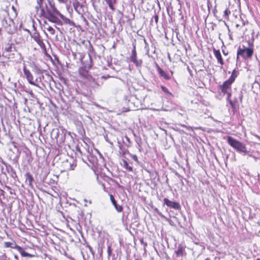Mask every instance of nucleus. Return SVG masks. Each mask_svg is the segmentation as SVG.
<instances>
[{"mask_svg": "<svg viewBox=\"0 0 260 260\" xmlns=\"http://www.w3.org/2000/svg\"><path fill=\"white\" fill-rule=\"evenodd\" d=\"M36 2L35 9L38 12L40 11V15L43 17L52 11L53 9L56 8L49 1H48L47 3L44 0H36Z\"/></svg>", "mask_w": 260, "mask_h": 260, "instance_id": "f257e3e1", "label": "nucleus"}, {"mask_svg": "<svg viewBox=\"0 0 260 260\" xmlns=\"http://www.w3.org/2000/svg\"><path fill=\"white\" fill-rule=\"evenodd\" d=\"M228 143L239 152H247L245 144L231 136L228 137Z\"/></svg>", "mask_w": 260, "mask_h": 260, "instance_id": "f03ea898", "label": "nucleus"}, {"mask_svg": "<svg viewBox=\"0 0 260 260\" xmlns=\"http://www.w3.org/2000/svg\"><path fill=\"white\" fill-rule=\"evenodd\" d=\"M253 53V49L252 48H246L243 46V48L239 47L237 50V59H239V56H242L244 59L250 58L251 57Z\"/></svg>", "mask_w": 260, "mask_h": 260, "instance_id": "7ed1b4c3", "label": "nucleus"}, {"mask_svg": "<svg viewBox=\"0 0 260 260\" xmlns=\"http://www.w3.org/2000/svg\"><path fill=\"white\" fill-rule=\"evenodd\" d=\"M79 73L81 77L88 80L91 82V85L93 87L99 86L100 85L98 81L88 74V72L84 68H81L79 70Z\"/></svg>", "mask_w": 260, "mask_h": 260, "instance_id": "20e7f679", "label": "nucleus"}, {"mask_svg": "<svg viewBox=\"0 0 260 260\" xmlns=\"http://www.w3.org/2000/svg\"><path fill=\"white\" fill-rule=\"evenodd\" d=\"M55 15L59 16L61 18L63 17V15L56 8H55L48 14L45 15L44 18L47 19L50 22L57 23L59 20Z\"/></svg>", "mask_w": 260, "mask_h": 260, "instance_id": "39448f33", "label": "nucleus"}, {"mask_svg": "<svg viewBox=\"0 0 260 260\" xmlns=\"http://www.w3.org/2000/svg\"><path fill=\"white\" fill-rule=\"evenodd\" d=\"M164 204H166L168 207H169L174 209L179 210L181 208L179 203L171 201L167 198H165L164 199Z\"/></svg>", "mask_w": 260, "mask_h": 260, "instance_id": "423d86ee", "label": "nucleus"}, {"mask_svg": "<svg viewBox=\"0 0 260 260\" xmlns=\"http://www.w3.org/2000/svg\"><path fill=\"white\" fill-rule=\"evenodd\" d=\"M31 37L34 40V41L40 46L44 45L43 40L41 39V37L38 32L35 31L32 34H30Z\"/></svg>", "mask_w": 260, "mask_h": 260, "instance_id": "0eeeda50", "label": "nucleus"}, {"mask_svg": "<svg viewBox=\"0 0 260 260\" xmlns=\"http://www.w3.org/2000/svg\"><path fill=\"white\" fill-rule=\"evenodd\" d=\"M233 82L229 80H226L223 83L219 86L220 89L223 93H228L229 89H231V86Z\"/></svg>", "mask_w": 260, "mask_h": 260, "instance_id": "6e6552de", "label": "nucleus"}, {"mask_svg": "<svg viewBox=\"0 0 260 260\" xmlns=\"http://www.w3.org/2000/svg\"><path fill=\"white\" fill-rule=\"evenodd\" d=\"M185 246L182 244H179L177 247V250H175V253L178 257H182L183 255H186L185 251Z\"/></svg>", "mask_w": 260, "mask_h": 260, "instance_id": "1a4fd4ad", "label": "nucleus"}, {"mask_svg": "<svg viewBox=\"0 0 260 260\" xmlns=\"http://www.w3.org/2000/svg\"><path fill=\"white\" fill-rule=\"evenodd\" d=\"M156 67L157 71L160 77H163L166 80L171 79L170 76L164 72L157 64H156Z\"/></svg>", "mask_w": 260, "mask_h": 260, "instance_id": "9d476101", "label": "nucleus"}, {"mask_svg": "<svg viewBox=\"0 0 260 260\" xmlns=\"http://www.w3.org/2000/svg\"><path fill=\"white\" fill-rule=\"evenodd\" d=\"M110 200H111L112 204L114 205L116 211L118 212H121L123 209L122 207L117 204V202H116V200H115L113 195L110 194Z\"/></svg>", "mask_w": 260, "mask_h": 260, "instance_id": "9b49d317", "label": "nucleus"}, {"mask_svg": "<svg viewBox=\"0 0 260 260\" xmlns=\"http://www.w3.org/2000/svg\"><path fill=\"white\" fill-rule=\"evenodd\" d=\"M73 6L75 10L78 13L80 14L83 6L79 3V2L78 0H74L73 3Z\"/></svg>", "mask_w": 260, "mask_h": 260, "instance_id": "f8f14e48", "label": "nucleus"}, {"mask_svg": "<svg viewBox=\"0 0 260 260\" xmlns=\"http://www.w3.org/2000/svg\"><path fill=\"white\" fill-rule=\"evenodd\" d=\"M214 54L215 56L216 59L218 60V62L220 63L221 66H222L224 63L223 60L222 59L221 53L219 50H216L215 49H213Z\"/></svg>", "mask_w": 260, "mask_h": 260, "instance_id": "ddd939ff", "label": "nucleus"}, {"mask_svg": "<svg viewBox=\"0 0 260 260\" xmlns=\"http://www.w3.org/2000/svg\"><path fill=\"white\" fill-rule=\"evenodd\" d=\"M15 248L20 252V253L21 254V255L22 256H24V257H26V256H27V257H32L33 255L25 252L22 247H21L20 246H18V245H16L15 246Z\"/></svg>", "mask_w": 260, "mask_h": 260, "instance_id": "4468645a", "label": "nucleus"}, {"mask_svg": "<svg viewBox=\"0 0 260 260\" xmlns=\"http://www.w3.org/2000/svg\"><path fill=\"white\" fill-rule=\"evenodd\" d=\"M63 131L62 129H59L58 128L53 129L51 134V137H54L57 140L60 136V133Z\"/></svg>", "mask_w": 260, "mask_h": 260, "instance_id": "2eb2a0df", "label": "nucleus"}, {"mask_svg": "<svg viewBox=\"0 0 260 260\" xmlns=\"http://www.w3.org/2000/svg\"><path fill=\"white\" fill-rule=\"evenodd\" d=\"M66 139V133L64 131L61 132L59 138L56 140L57 143L59 145H62L64 143Z\"/></svg>", "mask_w": 260, "mask_h": 260, "instance_id": "dca6fc26", "label": "nucleus"}, {"mask_svg": "<svg viewBox=\"0 0 260 260\" xmlns=\"http://www.w3.org/2000/svg\"><path fill=\"white\" fill-rule=\"evenodd\" d=\"M106 3L108 4L109 8L114 11L115 10L114 5L117 3V0H105Z\"/></svg>", "mask_w": 260, "mask_h": 260, "instance_id": "f3484780", "label": "nucleus"}, {"mask_svg": "<svg viewBox=\"0 0 260 260\" xmlns=\"http://www.w3.org/2000/svg\"><path fill=\"white\" fill-rule=\"evenodd\" d=\"M24 74L26 78L28 79H33V76L30 73V72L27 70L26 68V66L24 65L23 68Z\"/></svg>", "mask_w": 260, "mask_h": 260, "instance_id": "a211bd4d", "label": "nucleus"}, {"mask_svg": "<svg viewBox=\"0 0 260 260\" xmlns=\"http://www.w3.org/2000/svg\"><path fill=\"white\" fill-rule=\"evenodd\" d=\"M25 179L26 182H28L29 185H32V182L34 181V178L30 174L27 173L25 174Z\"/></svg>", "mask_w": 260, "mask_h": 260, "instance_id": "6ab92c4d", "label": "nucleus"}, {"mask_svg": "<svg viewBox=\"0 0 260 260\" xmlns=\"http://www.w3.org/2000/svg\"><path fill=\"white\" fill-rule=\"evenodd\" d=\"M238 71H237L235 69L232 72L231 77L229 78L228 80L233 83L235 80V78L238 76Z\"/></svg>", "mask_w": 260, "mask_h": 260, "instance_id": "aec40b11", "label": "nucleus"}, {"mask_svg": "<svg viewBox=\"0 0 260 260\" xmlns=\"http://www.w3.org/2000/svg\"><path fill=\"white\" fill-rule=\"evenodd\" d=\"M121 165L124 168H125L127 170L131 172H132L133 171V168L132 166H129L128 165V162L125 160H122V164Z\"/></svg>", "mask_w": 260, "mask_h": 260, "instance_id": "412c9836", "label": "nucleus"}, {"mask_svg": "<svg viewBox=\"0 0 260 260\" xmlns=\"http://www.w3.org/2000/svg\"><path fill=\"white\" fill-rule=\"evenodd\" d=\"M136 58H137V52H136V47L135 46L132 50V55L130 57V60H131V61H132L136 59Z\"/></svg>", "mask_w": 260, "mask_h": 260, "instance_id": "4be33fe9", "label": "nucleus"}, {"mask_svg": "<svg viewBox=\"0 0 260 260\" xmlns=\"http://www.w3.org/2000/svg\"><path fill=\"white\" fill-rule=\"evenodd\" d=\"M231 14L230 11L229 10L228 8H226L223 13V17L225 19H229V15Z\"/></svg>", "mask_w": 260, "mask_h": 260, "instance_id": "5701e85b", "label": "nucleus"}, {"mask_svg": "<svg viewBox=\"0 0 260 260\" xmlns=\"http://www.w3.org/2000/svg\"><path fill=\"white\" fill-rule=\"evenodd\" d=\"M132 62H133L137 67H141L142 64V60H137V58Z\"/></svg>", "mask_w": 260, "mask_h": 260, "instance_id": "b1692460", "label": "nucleus"}, {"mask_svg": "<svg viewBox=\"0 0 260 260\" xmlns=\"http://www.w3.org/2000/svg\"><path fill=\"white\" fill-rule=\"evenodd\" d=\"M47 30L50 32V33L52 35H54V32H55V30L54 29V28L53 27H52L51 26H49V27H48L47 28Z\"/></svg>", "mask_w": 260, "mask_h": 260, "instance_id": "393cba45", "label": "nucleus"}, {"mask_svg": "<svg viewBox=\"0 0 260 260\" xmlns=\"http://www.w3.org/2000/svg\"><path fill=\"white\" fill-rule=\"evenodd\" d=\"M107 252H108V256H110L111 255V253H112V250L111 248V246H109L108 247Z\"/></svg>", "mask_w": 260, "mask_h": 260, "instance_id": "a878e982", "label": "nucleus"}, {"mask_svg": "<svg viewBox=\"0 0 260 260\" xmlns=\"http://www.w3.org/2000/svg\"><path fill=\"white\" fill-rule=\"evenodd\" d=\"M27 80L30 84L39 87V86L33 81V79H28Z\"/></svg>", "mask_w": 260, "mask_h": 260, "instance_id": "bb28decb", "label": "nucleus"}, {"mask_svg": "<svg viewBox=\"0 0 260 260\" xmlns=\"http://www.w3.org/2000/svg\"><path fill=\"white\" fill-rule=\"evenodd\" d=\"M12 46L11 45H10L9 47H7L5 48V50L7 52H11L12 50Z\"/></svg>", "mask_w": 260, "mask_h": 260, "instance_id": "cd10ccee", "label": "nucleus"}, {"mask_svg": "<svg viewBox=\"0 0 260 260\" xmlns=\"http://www.w3.org/2000/svg\"><path fill=\"white\" fill-rule=\"evenodd\" d=\"M132 157L135 161L138 162V157L136 155H132Z\"/></svg>", "mask_w": 260, "mask_h": 260, "instance_id": "c85d7f7f", "label": "nucleus"}, {"mask_svg": "<svg viewBox=\"0 0 260 260\" xmlns=\"http://www.w3.org/2000/svg\"><path fill=\"white\" fill-rule=\"evenodd\" d=\"M155 211L159 216H160L162 217H165L162 214L157 208L155 209Z\"/></svg>", "mask_w": 260, "mask_h": 260, "instance_id": "c756f323", "label": "nucleus"}, {"mask_svg": "<svg viewBox=\"0 0 260 260\" xmlns=\"http://www.w3.org/2000/svg\"><path fill=\"white\" fill-rule=\"evenodd\" d=\"M155 211L159 216H160L162 217H165L162 214L157 208L155 209Z\"/></svg>", "mask_w": 260, "mask_h": 260, "instance_id": "7c9ffc66", "label": "nucleus"}, {"mask_svg": "<svg viewBox=\"0 0 260 260\" xmlns=\"http://www.w3.org/2000/svg\"><path fill=\"white\" fill-rule=\"evenodd\" d=\"M28 93L30 94L31 98H35V94L33 93L32 91L31 90L28 91Z\"/></svg>", "mask_w": 260, "mask_h": 260, "instance_id": "2f4dec72", "label": "nucleus"}, {"mask_svg": "<svg viewBox=\"0 0 260 260\" xmlns=\"http://www.w3.org/2000/svg\"><path fill=\"white\" fill-rule=\"evenodd\" d=\"M5 246L6 247H11V243L7 242H5Z\"/></svg>", "mask_w": 260, "mask_h": 260, "instance_id": "473e14b6", "label": "nucleus"}, {"mask_svg": "<svg viewBox=\"0 0 260 260\" xmlns=\"http://www.w3.org/2000/svg\"><path fill=\"white\" fill-rule=\"evenodd\" d=\"M154 18L155 22L157 23L158 20V16L157 15H155L154 17Z\"/></svg>", "mask_w": 260, "mask_h": 260, "instance_id": "72a5a7b5", "label": "nucleus"}, {"mask_svg": "<svg viewBox=\"0 0 260 260\" xmlns=\"http://www.w3.org/2000/svg\"><path fill=\"white\" fill-rule=\"evenodd\" d=\"M60 3L66 4L68 0H58Z\"/></svg>", "mask_w": 260, "mask_h": 260, "instance_id": "f704fd0d", "label": "nucleus"}, {"mask_svg": "<svg viewBox=\"0 0 260 260\" xmlns=\"http://www.w3.org/2000/svg\"><path fill=\"white\" fill-rule=\"evenodd\" d=\"M88 247L90 250V251L92 253V255H94V253L92 251V248L90 246H88Z\"/></svg>", "mask_w": 260, "mask_h": 260, "instance_id": "c9c22d12", "label": "nucleus"}, {"mask_svg": "<svg viewBox=\"0 0 260 260\" xmlns=\"http://www.w3.org/2000/svg\"><path fill=\"white\" fill-rule=\"evenodd\" d=\"M162 90L164 91V92H168V89L166 87H164V86H162L161 87Z\"/></svg>", "mask_w": 260, "mask_h": 260, "instance_id": "e433bc0d", "label": "nucleus"}, {"mask_svg": "<svg viewBox=\"0 0 260 260\" xmlns=\"http://www.w3.org/2000/svg\"><path fill=\"white\" fill-rule=\"evenodd\" d=\"M97 0H91L93 7H95V3Z\"/></svg>", "mask_w": 260, "mask_h": 260, "instance_id": "4c0bfd02", "label": "nucleus"}, {"mask_svg": "<svg viewBox=\"0 0 260 260\" xmlns=\"http://www.w3.org/2000/svg\"><path fill=\"white\" fill-rule=\"evenodd\" d=\"M0 258L3 259V260H4V259H7V256H6V254H4L2 256H0Z\"/></svg>", "mask_w": 260, "mask_h": 260, "instance_id": "58836bf2", "label": "nucleus"}, {"mask_svg": "<svg viewBox=\"0 0 260 260\" xmlns=\"http://www.w3.org/2000/svg\"><path fill=\"white\" fill-rule=\"evenodd\" d=\"M226 93L228 94V100H229L231 96V93L230 92H229L228 91V93Z\"/></svg>", "mask_w": 260, "mask_h": 260, "instance_id": "ea45409f", "label": "nucleus"}, {"mask_svg": "<svg viewBox=\"0 0 260 260\" xmlns=\"http://www.w3.org/2000/svg\"><path fill=\"white\" fill-rule=\"evenodd\" d=\"M228 100L229 101V103H230V105H231L232 107H233V106H234V103H233V102H232L230 99Z\"/></svg>", "mask_w": 260, "mask_h": 260, "instance_id": "a19ab883", "label": "nucleus"}, {"mask_svg": "<svg viewBox=\"0 0 260 260\" xmlns=\"http://www.w3.org/2000/svg\"><path fill=\"white\" fill-rule=\"evenodd\" d=\"M75 167V166L73 164L70 165V168L71 170H74Z\"/></svg>", "mask_w": 260, "mask_h": 260, "instance_id": "79ce46f5", "label": "nucleus"}, {"mask_svg": "<svg viewBox=\"0 0 260 260\" xmlns=\"http://www.w3.org/2000/svg\"><path fill=\"white\" fill-rule=\"evenodd\" d=\"M216 5H215V9H214V10L213 11V13H214V14H215V13L216 12H217V10L216 9Z\"/></svg>", "mask_w": 260, "mask_h": 260, "instance_id": "37998d69", "label": "nucleus"}, {"mask_svg": "<svg viewBox=\"0 0 260 260\" xmlns=\"http://www.w3.org/2000/svg\"><path fill=\"white\" fill-rule=\"evenodd\" d=\"M14 258L15 260H18V256L16 255L14 256Z\"/></svg>", "mask_w": 260, "mask_h": 260, "instance_id": "c03bdc74", "label": "nucleus"}, {"mask_svg": "<svg viewBox=\"0 0 260 260\" xmlns=\"http://www.w3.org/2000/svg\"><path fill=\"white\" fill-rule=\"evenodd\" d=\"M144 42H145V44L146 46L148 45V43H147V42H146L145 39H144Z\"/></svg>", "mask_w": 260, "mask_h": 260, "instance_id": "a18cd8bd", "label": "nucleus"}, {"mask_svg": "<svg viewBox=\"0 0 260 260\" xmlns=\"http://www.w3.org/2000/svg\"><path fill=\"white\" fill-rule=\"evenodd\" d=\"M224 22V23L225 24V25H226L228 27H229V26L227 25L226 23L225 22V21H223Z\"/></svg>", "mask_w": 260, "mask_h": 260, "instance_id": "49530a36", "label": "nucleus"}, {"mask_svg": "<svg viewBox=\"0 0 260 260\" xmlns=\"http://www.w3.org/2000/svg\"><path fill=\"white\" fill-rule=\"evenodd\" d=\"M169 222H170V224H171V225H172V221L169 220Z\"/></svg>", "mask_w": 260, "mask_h": 260, "instance_id": "de8ad7c7", "label": "nucleus"}, {"mask_svg": "<svg viewBox=\"0 0 260 260\" xmlns=\"http://www.w3.org/2000/svg\"><path fill=\"white\" fill-rule=\"evenodd\" d=\"M102 78L107 79V77H104V76H102Z\"/></svg>", "mask_w": 260, "mask_h": 260, "instance_id": "09e8293b", "label": "nucleus"}, {"mask_svg": "<svg viewBox=\"0 0 260 260\" xmlns=\"http://www.w3.org/2000/svg\"><path fill=\"white\" fill-rule=\"evenodd\" d=\"M208 7H209V2H208Z\"/></svg>", "mask_w": 260, "mask_h": 260, "instance_id": "8fccbe9b", "label": "nucleus"}, {"mask_svg": "<svg viewBox=\"0 0 260 260\" xmlns=\"http://www.w3.org/2000/svg\"><path fill=\"white\" fill-rule=\"evenodd\" d=\"M248 44H249V46H250V42H248Z\"/></svg>", "mask_w": 260, "mask_h": 260, "instance_id": "3c124183", "label": "nucleus"}, {"mask_svg": "<svg viewBox=\"0 0 260 260\" xmlns=\"http://www.w3.org/2000/svg\"><path fill=\"white\" fill-rule=\"evenodd\" d=\"M205 260H210L209 258H207Z\"/></svg>", "mask_w": 260, "mask_h": 260, "instance_id": "603ef678", "label": "nucleus"}, {"mask_svg": "<svg viewBox=\"0 0 260 260\" xmlns=\"http://www.w3.org/2000/svg\"><path fill=\"white\" fill-rule=\"evenodd\" d=\"M256 260H260V259L259 258H257Z\"/></svg>", "mask_w": 260, "mask_h": 260, "instance_id": "864d4df0", "label": "nucleus"}, {"mask_svg": "<svg viewBox=\"0 0 260 260\" xmlns=\"http://www.w3.org/2000/svg\"><path fill=\"white\" fill-rule=\"evenodd\" d=\"M4 260H7V259H4Z\"/></svg>", "mask_w": 260, "mask_h": 260, "instance_id": "5fc2aeb1", "label": "nucleus"}]
</instances>
